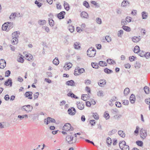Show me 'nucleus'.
<instances>
[{"label":"nucleus","instance_id":"obj_1","mask_svg":"<svg viewBox=\"0 0 150 150\" xmlns=\"http://www.w3.org/2000/svg\"><path fill=\"white\" fill-rule=\"evenodd\" d=\"M33 109V106L30 105H24L21 108V110L22 111H25L26 113H29L31 112Z\"/></svg>","mask_w":150,"mask_h":150},{"label":"nucleus","instance_id":"obj_2","mask_svg":"<svg viewBox=\"0 0 150 150\" xmlns=\"http://www.w3.org/2000/svg\"><path fill=\"white\" fill-rule=\"evenodd\" d=\"M96 53V51L95 49L92 47L89 48L87 51V55L90 57H94Z\"/></svg>","mask_w":150,"mask_h":150},{"label":"nucleus","instance_id":"obj_3","mask_svg":"<svg viewBox=\"0 0 150 150\" xmlns=\"http://www.w3.org/2000/svg\"><path fill=\"white\" fill-rule=\"evenodd\" d=\"M140 134L141 138L145 139L147 136L146 130L143 128L141 129L140 130Z\"/></svg>","mask_w":150,"mask_h":150},{"label":"nucleus","instance_id":"obj_4","mask_svg":"<svg viewBox=\"0 0 150 150\" xmlns=\"http://www.w3.org/2000/svg\"><path fill=\"white\" fill-rule=\"evenodd\" d=\"M55 120L54 119L49 117H48L47 119H45L44 120V122L47 125L50 122L55 123Z\"/></svg>","mask_w":150,"mask_h":150},{"label":"nucleus","instance_id":"obj_5","mask_svg":"<svg viewBox=\"0 0 150 150\" xmlns=\"http://www.w3.org/2000/svg\"><path fill=\"white\" fill-rule=\"evenodd\" d=\"M71 128V125L69 123H67L65 124L63 127V130L65 131H68Z\"/></svg>","mask_w":150,"mask_h":150},{"label":"nucleus","instance_id":"obj_6","mask_svg":"<svg viewBox=\"0 0 150 150\" xmlns=\"http://www.w3.org/2000/svg\"><path fill=\"white\" fill-rule=\"evenodd\" d=\"M68 114L70 115H73L75 114L76 111L75 109L74 108H69L68 110Z\"/></svg>","mask_w":150,"mask_h":150},{"label":"nucleus","instance_id":"obj_7","mask_svg":"<svg viewBox=\"0 0 150 150\" xmlns=\"http://www.w3.org/2000/svg\"><path fill=\"white\" fill-rule=\"evenodd\" d=\"M6 62L3 59L0 60V68L3 69L6 66Z\"/></svg>","mask_w":150,"mask_h":150},{"label":"nucleus","instance_id":"obj_8","mask_svg":"<svg viewBox=\"0 0 150 150\" xmlns=\"http://www.w3.org/2000/svg\"><path fill=\"white\" fill-rule=\"evenodd\" d=\"M77 106L78 108L80 110L83 109L84 108V105L82 103H80L79 102H77Z\"/></svg>","mask_w":150,"mask_h":150},{"label":"nucleus","instance_id":"obj_9","mask_svg":"<svg viewBox=\"0 0 150 150\" xmlns=\"http://www.w3.org/2000/svg\"><path fill=\"white\" fill-rule=\"evenodd\" d=\"M135 97L133 94H132L129 98V100L131 103H134L135 100Z\"/></svg>","mask_w":150,"mask_h":150},{"label":"nucleus","instance_id":"obj_10","mask_svg":"<svg viewBox=\"0 0 150 150\" xmlns=\"http://www.w3.org/2000/svg\"><path fill=\"white\" fill-rule=\"evenodd\" d=\"M12 80L10 78L8 79L6 81H5L4 83V85L7 86L10 85V86H12Z\"/></svg>","mask_w":150,"mask_h":150},{"label":"nucleus","instance_id":"obj_11","mask_svg":"<svg viewBox=\"0 0 150 150\" xmlns=\"http://www.w3.org/2000/svg\"><path fill=\"white\" fill-rule=\"evenodd\" d=\"M65 14V12L64 11H62L58 14L57 17L60 19H63L64 18V16Z\"/></svg>","mask_w":150,"mask_h":150},{"label":"nucleus","instance_id":"obj_12","mask_svg":"<svg viewBox=\"0 0 150 150\" xmlns=\"http://www.w3.org/2000/svg\"><path fill=\"white\" fill-rule=\"evenodd\" d=\"M33 93L32 92H26L25 96L26 97H28V98L30 99H32V95Z\"/></svg>","mask_w":150,"mask_h":150},{"label":"nucleus","instance_id":"obj_13","mask_svg":"<svg viewBox=\"0 0 150 150\" xmlns=\"http://www.w3.org/2000/svg\"><path fill=\"white\" fill-rule=\"evenodd\" d=\"M105 81L104 80H100L98 82V85L101 87H102L106 84Z\"/></svg>","mask_w":150,"mask_h":150},{"label":"nucleus","instance_id":"obj_14","mask_svg":"<svg viewBox=\"0 0 150 150\" xmlns=\"http://www.w3.org/2000/svg\"><path fill=\"white\" fill-rule=\"evenodd\" d=\"M140 36H139L138 37L135 36L133 37L132 38V40L134 42H137L140 40Z\"/></svg>","mask_w":150,"mask_h":150},{"label":"nucleus","instance_id":"obj_15","mask_svg":"<svg viewBox=\"0 0 150 150\" xmlns=\"http://www.w3.org/2000/svg\"><path fill=\"white\" fill-rule=\"evenodd\" d=\"M81 16L84 18H88V14L86 12L83 11L81 13Z\"/></svg>","mask_w":150,"mask_h":150},{"label":"nucleus","instance_id":"obj_16","mask_svg":"<svg viewBox=\"0 0 150 150\" xmlns=\"http://www.w3.org/2000/svg\"><path fill=\"white\" fill-rule=\"evenodd\" d=\"M72 66V65L71 63H67L65 64L64 67V68L66 70L69 69Z\"/></svg>","mask_w":150,"mask_h":150},{"label":"nucleus","instance_id":"obj_17","mask_svg":"<svg viewBox=\"0 0 150 150\" xmlns=\"http://www.w3.org/2000/svg\"><path fill=\"white\" fill-rule=\"evenodd\" d=\"M74 48L76 49H79L80 48V44L78 42H76L74 45Z\"/></svg>","mask_w":150,"mask_h":150},{"label":"nucleus","instance_id":"obj_18","mask_svg":"<svg viewBox=\"0 0 150 150\" xmlns=\"http://www.w3.org/2000/svg\"><path fill=\"white\" fill-rule=\"evenodd\" d=\"M6 23L8 26V30H9L13 27V23L8 22H6Z\"/></svg>","mask_w":150,"mask_h":150},{"label":"nucleus","instance_id":"obj_19","mask_svg":"<svg viewBox=\"0 0 150 150\" xmlns=\"http://www.w3.org/2000/svg\"><path fill=\"white\" fill-rule=\"evenodd\" d=\"M66 84L69 86H74V82L73 80H71L67 81Z\"/></svg>","mask_w":150,"mask_h":150},{"label":"nucleus","instance_id":"obj_20","mask_svg":"<svg viewBox=\"0 0 150 150\" xmlns=\"http://www.w3.org/2000/svg\"><path fill=\"white\" fill-rule=\"evenodd\" d=\"M140 51V49L138 46L136 45L134 48V52L135 53H138Z\"/></svg>","mask_w":150,"mask_h":150},{"label":"nucleus","instance_id":"obj_21","mask_svg":"<svg viewBox=\"0 0 150 150\" xmlns=\"http://www.w3.org/2000/svg\"><path fill=\"white\" fill-rule=\"evenodd\" d=\"M64 8L67 11H69L70 9V7L68 3L66 2H64Z\"/></svg>","mask_w":150,"mask_h":150},{"label":"nucleus","instance_id":"obj_22","mask_svg":"<svg viewBox=\"0 0 150 150\" xmlns=\"http://www.w3.org/2000/svg\"><path fill=\"white\" fill-rule=\"evenodd\" d=\"M118 134L121 137L124 138L125 136V134L123 131L122 130H119L118 132Z\"/></svg>","mask_w":150,"mask_h":150},{"label":"nucleus","instance_id":"obj_23","mask_svg":"<svg viewBox=\"0 0 150 150\" xmlns=\"http://www.w3.org/2000/svg\"><path fill=\"white\" fill-rule=\"evenodd\" d=\"M19 35V33L18 31H16V32L13 33L12 34V37L15 38H17L18 37Z\"/></svg>","mask_w":150,"mask_h":150},{"label":"nucleus","instance_id":"obj_24","mask_svg":"<svg viewBox=\"0 0 150 150\" xmlns=\"http://www.w3.org/2000/svg\"><path fill=\"white\" fill-rule=\"evenodd\" d=\"M12 44L15 45L17 44L18 42V38L13 37L11 40Z\"/></svg>","mask_w":150,"mask_h":150},{"label":"nucleus","instance_id":"obj_25","mask_svg":"<svg viewBox=\"0 0 150 150\" xmlns=\"http://www.w3.org/2000/svg\"><path fill=\"white\" fill-rule=\"evenodd\" d=\"M142 19H146L148 17V13L144 11L142 13Z\"/></svg>","mask_w":150,"mask_h":150},{"label":"nucleus","instance_id":"obj_26","mask_svg":"<svg viewBox=\"0 0 150 150\" xmlns=\"http://www.w3.org/2000/svg\"><path fill=\"white\" fill-rule=\"evenodd\" d=\"M70 139L71 142H70V143H69V144H73L75 143L77 141L76 138H74L73 136H72L71 135Z\"/></svg>","mask_w":150,"mask_h":150},{"label":"nucleus","instance_id":"obj_27","mask_svg":"<svg viewBox=\"0 0 150 150\" xmlns=\"http://www.w3.org/2000/svg\"><path fill=\"white\" fill-rule=\"evenodd\" d=\"M144 56L146 59L150 58V52H147L145 54L144 53V54H140L141 57H143Z\"/></svg>","mask_w":150,"mask_h":150},{"label":"nucleus","instance_id":"obj_28","mask_svg":"<svg viewBox=\"0 0 150 150\" xmlns=\"http://www.w3.org/2000/svg\"><path fill=\"white\" fill-rule=\"evenodd\" d=\"M107 62L109 64H115V61L111 59H108L107 60Z\"/></svg>","mask_w":150,"mask_h":150},{"label":"nucleus","instance_id":"obj_29","mask_svg":"<svg viewBox=\"0 0 150 150\" xmlns=\"http://www.w3.org/2000/svg\"><path fill=\"white\" fill-rule=\"evenodd\" d=\"M25 56L26 57L25 59L28 61H30V60L32 59L33 58L32 55L30 54H26L25 55Z\"/></svg>","mask_w":150,"mask_h":150},{"label":"nucleus","instance_id":"obj_30","mask_svg":"<svg viewBox=\"0 0 150 150\" xmlns=\"http://www.w3.org/2000/svg\"><path fill=\"white\" fill-rule=\"evenodd\" d=\"M125 144H126V142L124 141L120 142L119 143V146L121 149L124 146V145H125Z\"/></svg>","mask_w":150,"mask_h":150},{"label":"nucleus","instance_id":"obj_31","mask_svg":"<svg viewBox=\"0 0 150 150\" xmlns=\"http://www.w3.org/2000/svg\"><path fill=\"white\" fill-rule=\"evenodd\" d=\"M16 13H12L10 16L9 18L12 20H14L16 16Z\"/></svg>","mask_w":150,"mask_h":150},{"label":"nucleus","instance_id":"obj_32","mask_svg":"<svg viewBox=\"0 0 150 150\" xmlns=\"http://www.w3.org/2000/svg\"><path fill=\"white\" fill-rule=\"evenodd\" d=\"M122 28L124 30L127 32H129L131 30V29L130 28L127 26L123 25L122 26Z\"/></svg>","mask_w":150,"mask_h":150},{"label":"nucleus","instance_id":"obj_33","mask_svg":"<svg viewBox=\"0 0 150 150\" xmlns=\"http://www.w3.org/2000/svg\"><path fill=\"white\" fill-rule=\"evenodd\" d=\"M18 117L21 120H22L24 118L27 119L28 117V115L25 114L22 115H19L18 116Z\"/></svg>","mask_w":150,"mask_h":150},{"label":"nucleus","instance_id":"obj_34","mask_svg":"<svg viewBox=\"0 0 150 150\" xmlns=\"http://www.w3.org/2000/svg\"><path fill=\"white\" fill-rule=\"evenodd\" d=\"M38 23L40 25H43L46 23V21L44 20H39L38 21Z\"/></svg>","mask_w":150,"mask_h":150},{"label":"nucleus","instance_id":"obj_35","mask_svg":"<svg viewBox=\"0 0 150 150\" xmlns=\"http://www.w3.org/2000/svg\"><path fill=\"white\" fill-rule=\"evenodd\" d=\"M103 116L106 120L109 119L110 117L108 113V112L107 111L104 112Z\"/></svg>","mask_w":150,"mask_h":150},{"label":"nucleus","instance_id":"obj_36","mask_svg":"<svg viewBox=\"0 0 150 150\" xmlns=\"http://www.w3.org/2000/svg\"><path fill=\"white\" fill-rule=\"evenodd\" d=\"M98 64L100 66L104 67L107 65V63L104 61H100L98 63Z\"/></svg>","mask_w":150,"mask_h":150},{"label":"nucleus","instance_id":"obj_37","mask_svg":"<svg viewBox=\"0 0 150 150\" xmlns=\"http://www.w3.org/2000/svg\"><path fill=\"white\" fill-rule=\"evenodd\" d=\"M76 69H75V70H76ZM77 72L79 73V74H81L83 73L84 71V69L83 68H78L77 69Z\"/></svg>","mask_w":150,"mask_h":150},{"label":"nucleus","instance_id":"obj_38","mask_svg":"<svg viewBox=\"0 0 150 150\" xmlns=\"http://www.w3.org/2000/svg\"><path fill=\"white\" fill-rule=\"evenodd\" d=\"M6 22L3 24L2 27V30H6L8 29V26Z\"/></svg>","mask_w":150,"mask_h":150},{"label":"nucleus","instance_id":"obj_39","mask_svg":"<svg viewBox=\"0 0 150 150\" xmlns=\"http://www.w3.org/2000/svg\"><path fill=\"white\" fill-rule=\"evenodd\" d=\"M71 135H67L66 138V141L69 144V143H70V142H71Z\"/></svg>","mask_w":150,"mask_h":150},{"label":"nucleus","instance_id":"obj_40","mask_svg":"<svg viewBox=\"0 0 150 150\" xmlns=\"http://www.w3.org/2000/svg\"><path fill=\"white\" fill-rule=\"evenodd\" d=\"M129 92V88H125L124 91V93L125 96L127 95Z\"/></svg>","mask_w":150,"mask_h":150},{"label":"nucleus","instance_id":"obj_41","mask_svg":"<svg viewBox=\"0 0 150 150\" xmlns=\"http://www.w3.org/2000/svg\"><path fill=\"white\" fill-rule=\"evenodd\" d=\"M124 31L122 30H120L118 31L117 36L121 38L123 34Z\"/></svg>","mask_w":150,"mask_h":150},{"label":"nucleus","instance_id":"obj_42","mask_svg":"<svg viewBox=\"0 0 150 150\" xmlns=\"http://www.w3.org/2000/svg\"><path fill=\"white\" fill-rule=\"evenodd\" d=\"M97 95L99 97H103L104 94L102 91H99L97 93Z\"/></svg>","mask_w":150,"mask_h":150},{"label":"nucleus","instance_id":"obj_43","mask_svg":"<svg viewBox=\"0 0 150 150\" xmlns=\"http://www.w3.org/2000/svg\"><path fill=\"white\" fill-rule=\"evenodd\" d=\"M53 63L55 65H57L59 63V61L57 58H56L53 61Z\"/></svg>","mask_w":150,"mask_h":150},{"label":"nucleus","instance_id":"obj_44","mask_svg":"<svg viewBox=\"0 0 150 150\" xmlns=\"http://www.w3.org/2000/svg\"><path fill=\"white\" fill-rule=\"evenodd\" d=\"M104 71L105 73L108 74H110L113 72L112 70L108 69L107 68L104 69Z\"/></svg>","mask_w":150,"mask_h":150},{"label":"nucleus","instance_id":"obj_45","mask_svg":"<svg viewBox=\"0 0 150 150\" xmlns=\"http://www.w3.org/2000/svg\"><path fill=\"white\" fill-rule=\"evenodd\" d=\"M49 23L51 26H53L54 24V21L52 19H49Z\"/></svg>","mask_w":150,"mask_h":150},{"label":"nucleus","instance_id":"obj_46","mask_svg":"<svg viewBox=\"0 0 150 150\" xmlns=\"http://www.w3.org/2000/svg\"><path fill=\"white\" fill-rule=\"evenodd\" d=\"M93 116L95 119L96 120H98L99 118L98 115L96 113H93Z\"/></svg>","mask_w":150,"mask_h":150},{"label":"nucleus","instance_id":"obj_47","mask_svg":"<svg viewBox=\"0 0 150 150\" xmlns=\"http://www.w3.org/2000/svg\"><path fill=\"white\" fill-rule=\"evenodd\" d=\"M92 67L95 69H98V64L96 63H92L91 64Z\"/></svg>","mask_w":150,"mask_h":150},{"label":"nucleus","instance_id":"obj_48","mask_svg":"<svg viewBox=\"0 0 150 150\" xmlns=\"http://www.w3.org/2000/svg\"><path fill=\"white\" fill-rule=\"evenodd\" d=\"M149 88L147 86H145L144 88V91L146 94H148L149 93Z\"/></svg>","mask_w":150,"mask_h":150},{"label":"nucleus","instance_id":"obj_49","mask_svg":"<svg viewBox=\"0 0 150 150\" xmlns=\"http://www.w3.org/2000/svg\"><path fill=\"white\" fill-rule=\"evenodd\" d=\"M137 144L139 146H142L143 145V143L141 141H137L136 142Z\"/></svg>","mask_w":150,"mask_h":150},{"label":"nucleus","instance_id":"obj_50","mask_svg":"<svg viewBox=\"0 0 150 150\" xmlns=\"http://www.w3.org/2000/svg\"><path fill=\"white\" fill-rule=\"evenodd\" d=\"M68 29L71 33H72L74 31V27L72 25H70L68 27Z\"/></svg>","mask_w":150,"mask_h":150},{"label":"nucleus","instance_id":"obj_51","mask_svg":"<svg viewBox=\"0 0 150 150\" xmlns=\"http://www.w3.org/2000/svg\"><path fill=\"white\" fill-rule=\"evenodd\" d=\"M129 3L128 1H123L122 3V6H127L129 4Z\"/></svg>","mask_w":150,"mask_h":150},{"label":"nucleus","instance_id":"obj_52","mask_svg":"<svg viewBox=\"0 0 150 150\" xmlns=\"http://www.w3.org/2000/svg\"><path fill=\"white\" fill-rule=\"evenodd\" d=\"M106 141H107V144H108L110 145L111 144L112 140L109 137H108Z\"/></svg>","mask_w":150,"mask_h":150},{"label":"nucleus","instance_id":"obj_53","mask_svg":"<svg viewBox=\"0 0 150 150\" xmlns=\"http://www.w3.org/2000/svg\"><path fill=\"white\" fill-rule=\"evenodd\" d=\"M83 5L85 6L87 8H88L89 7L88 3L86 1H85L83 3Z\"/></svg>","mask_w":150,"mask_h":150},{"label":"nucleus","instance_id":"obj_54","mask_svg":"<svg viewBox=\"0 0 150 150\" xmlns=\"http://www.w3.org/2000/svg\"><path fill=\"white\" fill-rule=\"evenodd\" d=\"M121 25L123 26L125 25H127V24L128 22L126 21V20L122 19L121 21Z\"/></svg>","mask_w":150,"mask_h":150},{"label":"nucleus","instance_id":"obj_55","mask_svg":"<svg viewBox=\"0 0 150 150\" xmlns=\"http://www.w3.org/2000/svg\"><path fill=\"white\" fill-rule=\"evenodd\" d=\"M139 127L138 126H137L136 127V129L134 132V134L137 136L139 133Z\"/></svg>","mask_w":150,"mask_h":150},{"label":"nucleus","instance_id":"obj_56","mask_svg":"<svg viewBox=\"0 0 150 150\" xmlns=\"http://www.w3.org/2000/svg\"><path fill=\"white\" fill-rule=\"evenodd\" d=\"M96 21L99 24H100L102 23V20L101 18H97L96 19Z\"/></svg>","mask_w":150,"mask_h":150},{"label":"nucleus","instance_id":"obj_57","mask_svg":"<svg viewBox=\"0 0 150 150\" xmlns=\"http://www.w3.org/2000/svg\"><path fill=\"white\" fill-rule=\"evenodd\" d=\"M122 150H129V147L128 145L125 144V145H124V146L122 148Z\"/></svg>","mask_w":150,"mask_h":150},{"label":"nucleus","instance_id":"obj_58","mask_svg":"<svg viewBox=\"0 0 150 150\" xmlns=\"http://www.w3.org/2000/svg\"><path fill=\"white\" fill-rule=\"evenodd\" d=\"M105 39L108 42H110L111 41V38L109 36H106L105 37Z\"/></svg>","mask_w":150,"mask_h":150},{"label":"nucleus","instance_id":"obj_59","mask_svg":"<svg viewBox=\"0 0 150 150\" xmlns=\"http://www.w3.org/2000/svg\"><path fill=\"white\" fill-rule=\"evenodd\" d=\"M136 58V57L134 56H130L129 57V59L130 62H132L135 60V59Z\"/></svg>","mask_w":150,"mask_h":150},{"label":"nucleus","instance_id":"obj_60","mask_svg":"<svg viewBox=\"0 0 150 150\" xmlns=\"http://www.w3.org/2000/svg\"><path fill=\"white\" fill-rule=\"evenodd\" d=\"M35 4H36L37 5V6L39 7H40L42 5V3H40V2H38V1L36 0L35 1Z\"/></svg>","mask_w":150,"mask_h":150},{"label":"nucleus","instance_id":"obj_61","mask_svg":"<svg viewBox=\"0 0 150 150\" xmlns=\"http://www.w3.org/2000/svg\"><path fill=\"white\" fill-rule=\"evenodd\" d=\"M86 96H87V95H82L81 96V99L84 101H85L87 100V97Z\"/></svg>","mask_w":150,"mask_h":150},{"label":"nucleus","instance_id":"obj_62","mask_svg":"<svg viewBox=\"0 0 150 150\" xmlns=\"http://www.w3.org/2000/svg\"><path fill=\"white\" fill-rule=\"evenodd\" d=\"M11 74V71L9 70L5 72V76L8 77Z\"/></svg>","mask_w":150,"mask_h":150},{"label":"nucleus","instance_id":"obj_63","mask_svg":"<svg viewBox=\"0 0 150 150\" xmlns=\"http://www.w3.org/2000/svg\"><path fill=\"white\" fill-rule=\"evenodd\" d=\"M42 28L43 29H45V30L46 32H47V33L49 32L50 30L48 27L46 26H44L42 27Z\"/></svg>","mask_w":150,"mask_h":150},{"label":"nucleus","instance_id":"obj_64","mask_svg":"<svg viewBox=\"0 0 150 150\" xmlns=\"http://www.w3.org/2000/svg\"><path fill=\"white\" fill-rule=\"evenodd\" d=\"M145 102L146 104L149 105L150 104V98H149L146 99L145 100Z\"/></svg>","mask_w":150,"mask_h":150}]
</instances>
